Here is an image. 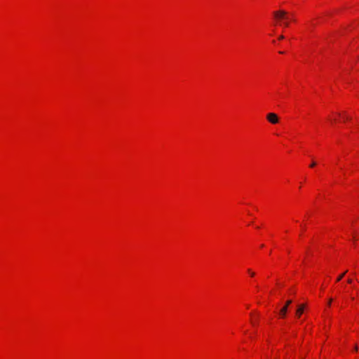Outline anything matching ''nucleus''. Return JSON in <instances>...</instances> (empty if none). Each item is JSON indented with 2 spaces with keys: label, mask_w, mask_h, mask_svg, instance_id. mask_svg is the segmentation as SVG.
I'll return each instance as SVG.
<instances>
[{
  "label": "nucleus",
  "mask_w": 359,
  "mask_h": 359,
  "mask_svg": "<svg viewBox=\"0 0 359 359\" xmlns=\"http://www.w3.org/2000/svg\"><path fill=\"white\" fill-rule=\"evenodd\" d=\"M273 16L274 18L278 21L280 22L281 20H283V25L285 27H288L289 23L287 22V20L289 19V17L287 16V13L286 11L283 10H279L273 12Z\"/></svg>",
  "instance_id": "obj_1"
},
{
  "label": "nucleus",
  "mask_w": 359,
  "mask_h": 359,
  "mask_svg": "<svg viewBox=\"0 0 359 359\" xmlns=\"http://www.w3.org/2000/svg\"><path fill=\"white\" fill-rule=\"evenodd\" d=\"M266 119L272 124H276L279 121V118L275 113H269L266 115Z\"/></svg>",
  "instance_id": "obj_2"
},
{
  "label": "nucleus",
  "mask_w": 359,
  "mask_h": 359,
  "mask_svg": "<svg viewBox=\"0 0 359 359\" xmlns=\"http://www.w3.org/2000/svg\"><path fill=\"white\" fill-rule=\"evenodd\" d=\"M304 311H309L306 304H298L296 310V314H302Z\"/></svg>",
  "instance_id": "obj_3"
},
{
  "label": "nucleus",
  "mask_w": 359,
  "mask_h": 359,
  "mask_svg": "<svg viewBox=\"0 0 359 359\" xmlns=\"http://www.w3.org/2000/svg\"><path fill=\"white\" fill-rule=\"evenodd\" d=\"M292 300H287L285 303V304L280 309V314H285L286 312L287 311V308L289 306V305H290L292 304Z\"/></svg>",
  "instance_id": "obj_4"
},
{
  "label": "nucleus",
  "mask_w": 359,
  "mask_h": 359,
  "mask_svg": "<svg viewBox=\"0 0 359 359\" xmlns=\"http://www.w3.org/2000/svg\"><path fill=\"white\" fill-rule=\"evenodd\" d=\"M347 273V271H345L344 273H342L341 274H340L337 278V282H339L343 278L344 276H345V274Z\"/></svg>",
  "instance_id": "obj_5"
},
{
  "label": "nucleus",
  "mask_w": 359,
  "mask_h": 359,
  "mask_svg": "<svg viewBox=\"0 0 359 359\" xmlns=\"http://www.w3.org/2000/svg\"><path fill=\"white\" fill-rule=\"evenodd\" d=\"M248 272L250 273V275L252 277L255 276V272H253L252 271H251V269H248Z\"/></svg>",
  "instance_id": "obj_6"
},
{
  "label": "nucleus",
  "mask_w": 359,
  "mask_h": 359,
  "mask_svg": "<svg viewBox=\"0 0 359 359\" xmlns=\"http://www.w3.org/2000/svg\"><path fill=\"white\" fill-rule=\"evenodd\" d=\"M347 283H349V284H351L353 283V279L349 278L347 279Z\"/></svg>",
  "instance_id": "obj_7"
},
{
  "label": "nucleus",
  "mask_w": 359,
  "mask_h": 359,
  "mask_svg": "<svg viewBox=\"0 0 359 359\" xmlns=\"http://www.w3.org/2000/svg\"><path fill=\"white\" fill-rule=\"evenodd\" d=\"M316 165V163L315 161H313L311 164L310 165V167L313 168Z\"/></svg>",
  "instance_id": "obj_8"
},
{
  "label": "nucleus",
  "mask_w": 359,
  "mask_h": 359,
  "mask_svg": "<svg viewBox=\"0 0 359 359\" xmlns=\"http://www.w3.org/2000/svg\"><path fill=\"white\" fill-rule=\"evenodd\" d=\"M284 39V36L280 35V36H279V39H280V40H282V39Z\"/></svg>",
  "instance_id": "obj_9"
},
{
  "label": "nucleus",
  "mask_w": 359,
  "mask_h": 359,
  "mask_svg": "<svg viewBox=\"0 0 359 359\" xmlns=\"http://www.w3.org/2000/svg\"><path fill=\"white\" fill-rule=\"evenodd\" d=\"M332 302V299H330L329 302H328V304L330 305L331 304V302Z\"/></svg>",
  "instance_id": "obj_10"
},
{
  "label": "nucleus",
  "mask_w": 359,
  "mask_h": 359,
  "mask_svg": "<svg viewBox=\"0 0 359 359\" xmlns=\"http://www.w3.org/2000/svg\"><path fill=\"white\" fill-rule=\"evenodd\" d=\"M287 21L289 23V22H290V19L289 18Z\"/></svg>",
  "instance_id": "obj_11"
}]
</instances>
